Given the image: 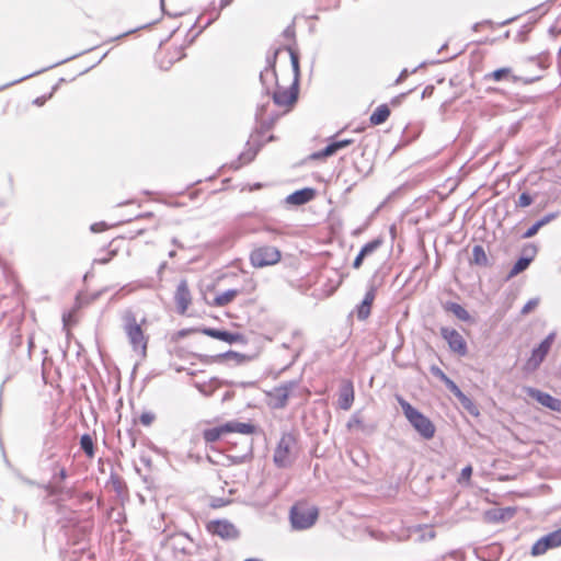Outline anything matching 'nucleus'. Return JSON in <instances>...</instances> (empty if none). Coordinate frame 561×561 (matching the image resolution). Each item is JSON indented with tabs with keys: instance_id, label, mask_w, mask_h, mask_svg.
I'll use <instances>...</instances> for the list:
<instances>
[{
	"instance_id": "obj_18",
	"label": "nucleus",
	"mask_w": 561,
	"mask_h": 561,
	"mask_svg": "<svg viewBox=\"0 0 561 561\" xmlns=\"http://www.w3.org/2000/svg\"><path fill=\"white\" fill-rule=\"evenodd\" d=\"M125 237H117L114 238L107 247V251L105 255L95 257L93 260V265L100 264L104 265L111 262L119 252V250L124 247Z\"/></svg>"
},
{
	"instance_id": "obj_38",
	"label": "nucleus",
	"mask_w": 561,
	"mask_h": 561,
	"mask_svg": "<svg viewBox=\"0 0 561 561\" xmlns=\"http://www.w3.org/2000/svg\"><path fill=\"white\" fill-rule=\"evenodd\" d=\"M233 0H220L219 1V8H218V11L217 13L215 14L214 16V20L218 19L219 15H220V12L227 8L228 5H230L232 3Z\"/></svg>"
},
{
	"instance_id": "obj_33",
	"label": "nucleus",
	"mask_w": 561,
	"mask_h": 561,
	"mask_svg": "<svg viewBox=\"0 0 561 561\" xmlns=\"http://www.w3.org/2000/svg\"><path fill=\"white\" fill-rule=\"evenodd\" d=\"M533 203V197L528 193H522L519 195L517 206L527 207Z\"/></svg>"
},
{
	"instance_id": "obj_25",
	"label": "nucleus",
	"mask_w": 561,
	"mask_h": 561,
	"mask_svg": "<svg viewBox=\"0 0 561 561\" xmlns=\"http://www.w3.org/2000/svg\"><path fill=\"white\" fill-rule=\"evenodd\" d=\"M80 309H81V302L79 301V299H77L73 308L70 311L62 314L64 327L66 328L67 331H70V329L78 323V321H79L78 313H79Z\"/></svg>"
},
{
	"instance_id": "obj_19",
	"label": "nucleus",
	"mask_w": 561,
	"mask_h": 561,
	"mask_svg": "<svg viewBox=\"0 0 561 561\" xmlns=\"http://www.w3.org/2000/svg\"><path fill=\"white\" fill-rule=\"evenodd\" d=\"M529 393L534 399H536L543 407H547L552 411H557V412L561 411V401L559 399L552 397L551 394L539 391V390H531Z\"/></svg>"
},
{
	"instance_id": "obj_10",
	"label": "nucleus",
	"mask_w": 561,
	"mask_h": 561,
	"mask_svg": "<svg viewBox=\"0 0 561 561\" xmlns=\"http://www.w3.org/2000/svg\"><path fill=\"white\" fill-rule=\"evenodd\" d=\"M556 334L550 333L539 345L534 348L529 358L526 360L524 365V369L526 371H535L539 368L541 363L545 360L546 356L551 350V346L554 342Z\"/></svg>"
},
{
	"instance_id": "obj_27",
	"label": "nucleus",
	"mask_w": 561,
	"mask_h": 561,
	"mask_svg": "<svg viewBox=\"0 0 561 561\" xmlns=\"http://www.w3.org/2000/svg\"><path fill=\"white\" fill-rule=\"evenodd\" d=\"M80 447L88 458L92 459L95 455L94 443L89 434H84L80 438Z\"/></svg>"
},
{
	"instance_id": "obj_6",
	"label": "nucleus",
	"mask_w": 561,
	"mask_h": 561,
	"mask_svg": "<svg viewBox=\"0 0 561 561\" xmlns=\"http://www.w3.org/2000/svg\"><path fill=\"white\" fill-rule=\"evenodd\" d=\"M289 517L293 528L297 530L308 529L316 524L319 510L306 501H299L291 506Z\"/></svg>"
},
{
	"instance_id": "obj_8",
	"label": "nucleus",
	"mask_w": 561,
	"mask_h": 561,
	"mask_svg": "<svg viewBox=\"0 0 561 561\" xmlns=\"http://www.w3.org/2000/svg\"><path fill=\"white\" fill-rule=\"evenodd\" d=\"M257 289V280L253 276H247L243 279V283L240 288L236 289H228L221 293H218L211 302V306L214 307H226L229 304H231L238 295H252Z\"/></svg>"
},
{
	"instance_id": "obj_13",
	"label": "nucleus",
	"mask_w": 561,
	"mask_h": 561,
	"mask_svg": "<svg viewBox=\"0 0 561 561\" xmlns=\"http://www.w3.org/2000/svg\"><path fill=\"white\" fill-rule=\"evenodd\" d=\"M405 93H402L398 96L391 99L390 103H383L378 105L369 116V124L371 126H379L388 121L391 115V107H398L402 103Z\"/></svg>"
},
{
	"instance_id": "obj_42",
	"label": "nucleus",
	"mask_w": 561,
	"mask_h": 561,
	"mask_svg": "<svg viewBox=\"0 0 561 561\" xmlns=\"http://www.w3.org/2000/svg\"><path fill=\"white\" fill-rule=\"evenodd\" d=\"M530 64H536L541 70L547 68L546 62L540 58H531L529 60Z\"/></svg>"
},
{
	"instance_id": "obj_29",
	"label": "nucleus",
	"mask_w": 561,
	"mask_h": 561,
	"mask_svg": "<svg viewBox=\"0 0 561 561\" xmlns=\"http://www.w3.org/2000/svg\"><path fill=\"white\" fill-rule=\"evenodd\" d=\"M218 340L220 341H224V342H227V343H244L245 342V337L243 334L241 333H231V332H228V331H221L219 332V337Z\"/></svg>"
},
{
	"instance_id": "obj_12",
	"label": "nucleus",
	"mask_w": 561,
	"mask_h": 561,
	"mask_svg": "<svg viewBox=\"0 0 561 561\" xmlns=\"http://www.w3.org/2000/svg\"><path fill=\"white\" fill-rule=\"evenodd\" d=\"M209 534L218 536L224 540H234L239 537L240 531L234 524L227 519H215L206 524Z\"/></svg>"
},
{
	"instance_id": "obj_2",
	"label": "nucleus",
	"mask_w": 561,
	"mask_h": 561,
	"mask_svg": "<svg viewBox=\"0 0 561 561\" xmlns=\"http://www.w3.org/2000/svg\"><path fill=\"white\" fill-rule=\"evenodd\" d=\"M121 321L131 350L140 356H146L149 342V336L145 332L147 319H138L134 310L126 309L121 314Z\"/></svg>"
},
{
	"instance_id": "obj_36",
	"label": "nucleus",
	"mask_w": 561,
	"mask_h": 561,
	"mask_svg": "<svg viewBox=\"0 0 561 561\" xmlns=\"http://www.w3.org/2000/svg\"><path fill=\"white\" fill-rule=\"evenodd\" d=\"M431 373L439 378L442 381H444L446 378H447V375L437 366H432L431 367Z\"/></svg>"
},
{
	"instance_id": "obj_41",
	"label": "nucleus",
	"mask_w": 561,
	"mask_h": 561,
	"mask_svg": "<svg viewBox=\"0 0 561 561\" xmlns=\"http://www.w3.org/2000/svg\"><path fill=\"white\" fill-rule=\"evenodd\" d=\"M365 257L366 256L362 255V253L359 252L353 262V267L356 270L359 268Z\"/></svg>"
},
{
	"instance_id": "obj_46",
	"label": "nucleus",
	"mask_w": 561,
	"mask_h": 561,
	"mask_svg": "<svg viewBox=\"0 0 561 561\" xmlns=\"http://www.w3.org/2000/svg\"><path fill=\"white\" fill-rule=\"evenodd\" d=\"M46 102V98L43 96V98H37L34 103L38 106H42L44 103Z\"/></svg>"
},
{
	"instance_id": "obj_45",
	"label": "nucleus",
	"mask_w": 561,
	"mask_h": 561,
	"mask_svg": "<svg viewBox=\"0 0 561 561\" xmlns=\"http://www.w3.org/2000/svg\"><path fill=\"white\" fill-rule=\"evenodd\" d=\"M58 474H59L60 480L64 481L67 478L66 469L65 468H60Z\"/></svg>"
},
{
	"instance_id": "obj_44",
	"label": "nucleus",
	"mask_w": 561,
	"mask_h": 561,
	"mask_svg": "<svg viewBox=\"0 0 561 561\" xmlns=\"http://www.w3.org/2000/svg\"><path fill=\"white\" fill-rule=\"evenodd\" d=\"M434 88L432 85L426 87L422 93V98L432 95Z\"/></svg>"
},
{
	"instance_id": "obj_7",
	"label": "nucleus",
	"mask_w": 561,
	"mask_h": 561,
	"mask_svg": "<svg viewBox=\"0 0 561 561\" xmlns=\"http://www.w3.org/2000/svg\"><path fill=\"white\" fill-rule=\"evenodd\" d=\"M184 57L185 51L182 45L167 42L159 46L154 55V61L159 69L168 71L175 62L182 60Z\"/></svg>"
},
{
	"instance_id": "obj_43",
	"label": "nucleus",
	"mask_w": 561,
	"mask_h": 561,
	"mask_svg": "<svg viewBox=\"0 0 561 561\" xmlns=\"http://www.w3.org/2000/svg\"><path fill=\"white\" fill-rule=\"evenodd\" d=\"M557 217L556 214H549L547 216H545L542 219L539 220V222L541 224V226L543 227L545 225L549 224L551 220H553L554 218Z\"/></svg>"
},
{
	"instance_id": "obj_26",
	"label": "nucleus",
	"mask_w": 561,
	"mask_h": 561,
	"mask_svg": "<svg viewBox=\"0 0 561 561\" xmlns=\"http://www.w3.org/2000/svg\"><path fill=\"white\" fill-rule=\"evenodd\" d=\"M444 309L454 313L459 320L468 321L470 320L469 312L459 304L456 302H446L444 305Z\"/></svg>"
},
{
	"instance_id": "obj_9",
	"label": "nucleus",
	"mask_w": 561,
	"mask_h": 561,
	"mask_svg": "<svg viewBox=\"0 0 561 561\" xmlns=\"http://www.w3.org/2000/svg\"><path fill=\"white\" fill-rule=\"evenodd\" d=\"M249 260L253 267L263 268L279 263L282 252L273 245H260L250 252Z\"/></svg>"
},
{
	"instance_id": "obj_32",
	"label": "nucleus",
	"mask_w": 561,
	"mask_h": 561,
	"mask_svg": "<svg viewBox=\"0 0 561 561\" xmlns=\"http://www.w3.org/2000/svg\"><path fill=\"white\" fill-rule=\"evenodd\" d=\"M156 416L153 413L151 412H144L141 413V415L139 416V422L144 425V426H150L152 424V422L154 421Z\"/></svg>"
},
{
	"instance_id": "obj_4",
	"label": "nucleus",
	"mask_w": 561,
	"mask_h": 561,
	"mask_svg": "<svg viewBox=\"0 0 561 561\" xmlns=\"http://www.w3.org/2000/svg\"><path fill=\"white\" fill-rule=\"evenodd\" d=\"M255 432L254 425L241 422H227L225 424L211 427H205L202 431V438L206 445H211L220 440L225 435L230 433H239L250 435Z\"/></svg>"
},
{
	"instance_id": "obj_15",
	"label": "nucleus",
	"mask_w": 561,
	"mask_h": 561,
	"mask_svg": "<svg viewBox=\"0 0 561 561\" xmlns=\"http://www.w3.org/2000/svg\"><path fill=\"white\" fill-rule=\"evenodd\" d=\"M440 335L448 343L449 348L454 353L460 356H465L467 354V343L457 330L450 328H442Z\"/></svg>"
},
{
	"instance_id": "obj_23",
	"label": "nucleus",
	"mask_w": 561,
	"mask_h": 561,
	"mask_svg": "<svg viewBox=\"0 0 561 561\" xmlns=\"http://www.w3.org/2000/svg\"><path fill=\"white\" fill-rule=\"evenodd\" d=\"M316 192L313 188H302L293 193L288 201L295 205H302L314 198Z\"/></svg>"
},
{
	"instance_id": "obj_3",
	"label": "nucleus",
	"mask_w": 561,
	"mask_h": 561,
	"mask_svg": "<svg viewBox=\"0 0 561 561\" xmlns=\"http://www.w3.org/2000/svg\"><path fill=\"white\" fill-rule=\"evenodd\" d=\"M300 453L298 436L294 433H284L273 455L274 463L278 468L291 467Z\"/></svg>"
},
{
	"instance_id": "obj_5",
	"label": "nucleus",
	"mask_w": 561,
	"mask_h": 561,
	"mask_svg": "<svg viewBox=\"0 0 561 561\" xmlns=\"http://www.w3.org/2000/svg\"><path fill=\"white\" fill-rule=\"evenodd\" d=\"M397 399L402 408L404 416L408 419L414 430L425 439L433 438L436 432L433 422L419 410L413 408L402 397H398Z\"/></svg>"
},
{
	"instance_id": "obj_16",
	"label": "nucleus",
	"mask_w": 561,
	"mask_h": 561,
	"mask_svg": "<svg viewBox=\"0 0 561 561\" xmlns=\"http://www.w3.org/2000/svg\"><path fill=\"white\" fill-rule=\"evenodd\" d=\"M178 312L184 314L192 304L193 297L186 279H181L174 291Z\"/></svg>"
},
{
	"instance_id": "obj_40",
	"label": "nucleus",
	"mask_w": 561,
	"mask_h": 561,
	"mask_svg": "<svg viewBox=\"0 0 561 561\" xmlns=\"http://www.w3.org/2000/svg\"><path fill=\"white\" fill-rule=\"evenodd\" d=\"M219 332L220 330H217V329H211V328H207V329H204L203 330V333L207 336H210V337H214V339H217L219 337Z\"/></svg>"
},
{
	"instance_id": "obj_39",
	"label": "nucleus",
	"mask_w": 561,
	"mask_h": 561,
	"mask_svg": "<svg viewBox=\"0 0 561 561\" xmlns=\"http://www.w3.org/2000/svg\"><path fill=\"white\" fill-rule=\"evenodd\" d=\"M461 479L463 480H467L469 481L471 476H472V467L469 465V466H466L462 470H461Z\"/></svg>"
},
{
	"instance_id": "obj_49",
	"label": "nucleus",
	"mask_w": 561,
	"mask_h": 561,
	"mask_svg": "<svg viewBox=\"0 0 561 561\" xmlns=\"http://www.w3.org/2000/svg\"><path fill=\"white\" fill-rule=\"evenodd\" d=\"M244 561H261V560H259V559H247Z\"/></svg>"
},
{
	"instance_id": "obj_48",
	"label": "nucleus",
	"mask_w": 561,
	"mask_h": 561,
	"mask_svg": "<svg viewBox=\"0 0 561 561\" xmlns=\"http://www.w3.org/2000/svg\"><path fill=\"white\" fill-rule=\"evenodd\" d=\"M528 309H530V305L525 306L524 312H526Z\"/></svg>"
},
{
	"instance_id": "obj_31",
	"label": "nucleus",
	"mask_w": 561,
	"mask_h": 561,
	"mask_svg": "<svg viewBox=\"0 0 561 561\" xmlns=\"http://www.w3.org/2000/svg\"><path fill=\"white\" fill-rule=\"evenodd\" d=\"M382 242L383 241L381 238L375 239V240L366 243L359 252L362 253V255L367 256V255L371 254L373 252H375L382 244Z\"/></svg>"
},
{
	"instance_id": "obj_22",
	"label": "nucleus",
	"mask_w": 561,
	"mask_h": 561,
	"mask_svg": "<svg viewBox=\"0 0 561 561\" xmlns=\"http://www.w3.org/2000/svg\"><path fill=\"white\" fill-rule=\"evenodd\" d=\"M470 265L486 267L490 265L489 256L484 248L480 244H476L472 248V254L469 261Z\"/></svg>"
},
{
	"instance_id": "obj_47",
	"label": "nucleus",
	"mask_w": 561,
	"mask_h": 561,
	"mask_svg": "<svg viewBox=\"0 0 561 561\" xmlns=\"http://www.w3.org/2000/svg\"><path fill=\"white\" fill-rule=\"evenodd\" d=\"M185 334H186V332H184V331H180V332H178V335H179V336H184Z\"/></svg>"
},
{
	"instance_id": "obj_34",
	"label": "nucleus",
	"mask_w": 561,
	"mask_h": 561,
	"mask_svg": "<svg viewBox=\"0 0 561 561\" xmlns=\"http://www.w3.org/2000/svg\"><path fill=\"white\" fill-rule=\"evenodd\" d=\"M541 224L539 222V220L534 224L523 236V238L525 239H528V238H531L534 237L538 231L539 229L541 228Z\"/></svg>"
},
{
	"instance_id": "obj_35",
	"label": "nucleus",
	"mask_w": 561,
	"mask_h": 561,
	"mask_svg": "<svg viewBox=\"0 0 561 561\" xmlns=\"http://www.w3.org/2000/svg\"><path fill=\"white\" fill-rule=\"evenodd\" d=\"M278 393V397L280 399L279 407H284L286 404V401L288 399V391L286 388H277L275 390Z\"/></svg>"
},
{
	"instance_id": "obj_14",
	"label": "nucleus",
	"mask_w": 561,
	"mask_h": 561,
	"mask_svg": "<svg viewBox=\"0 0 561 561\" xmlns=\"http://www.w3.org/2000/svg\"><path fill=\"white\" fill-rule=\"evenodd\" d=\"M561 546V528L539 538L531 547V554L537 557L545 554L549 549Z\"/></svg>"
},
{
	"instance_id": "obj_20",
	"label": "nucleus",
	"mask_w": 561,
	"mask_h": 561,
	"mask_svg": "<svg viewBox=\"0 0 561 561\" xmlns=\"http://www.w3.org/2000/svg\"><path fill=\"white\" fill-rule=\"evenodd\" d=\"M353 142H354L353 139H343V140H339V141H333V142L329 144L321 151L316 152L312 157L314 159L328 158V157L333 156L334 153H336L339 150L344 149V148L351 146Z\"/></svg>"
},
{
	"instance_id": "obj_21",
	"label": "nucleus",
	"mask_w": 561,
	"mask_h": 561,
	"mask_svg": "<svg viewBox=\"0 0 561 561\" xmlns=\"http://www.w3.org/2000/svg\"><path fill=\"white\" fill-rule=\"evenodd\" d=\"M376 298V289L371 287L365 295L364 300L357 307V318L359 320H366L371 312V306Z\"/></svg>"
},
{
	"instance_id": "obj_17",
	"label": "nucleus",
	"mask_w": 561,
	"mask_h": 561,
	"mask_svg": "<svg viewBox=\"0 0 561 561\" xmlns=\"http://www.w3.org/2000/svg\"><path fill=\"white\" fill-rule=\"evenodd\" d=\"M515 514L514 507H494L484 512L483 519L486 523L496 524L513 518Z\"/></svg>"
},
{
	"instance_id": "obj_28",
	"label": "nucleus",
	"mask_w": 561,
	"mask_h": 561,
	"mask_svg": "<svg viewBox=\"0 0 561 561\" xmlns=\"http://www.w3.org/2000/svg\"><path fill=\"white\" fill-rule=\"evenodd\" d=\"M531 257H520L517 260V262L514 264L512 270L510 271L507 278H513L517 276L519 273L524 272L530 264Z\"/></svg>"
},
{
	"instance_id": "obj_24",
	"label": "nucleus",
	"mask_w": 561,
	"mask_h": 561,
	"mask_svg": "<svg viewBox=\"0 0 561 561\" xmlns=\"http://www.w3.org/2000/svg\"><path fill=\"white\" fill-rule=\"evenodd\" d=\"M354 402V388L351 382L344 386L339 398V405L343 410H350Z\"/></svg>"
},
{
	"instance_id": "obj_37",
	"label": "nucleus",
	"mask_w": 561,
	"mask_h": 561,
	"mask_svg": "<svg viewBox=\"0 0 561 561\" xmlns=\"http://www.w3.org/2000/svg\"><path fill=\"white\" fill-rule=\"evenodd\" d=\"M108 229V226L104 222V221H101V222H95L91 226V230L93 232H102V231H105Z\"/></svg>"
},
{
	"instance_id": "obj_1",
	"label": "nucleus",
	"mask_w": 561,
	"mask_h": 561,
	"mask_svg": "<svg viewBox=\"0 0 561 561\" xmlns=\"http://www.w3.org/2000/svg\"><path fill=\"white\" fill-rule=\"evenodd\" d=\"M288 53L291 62V75L288 83H282L275 73L276 88L273 92V101L275 105L280 108V113H268V108L265 105H263L257 113V127L255 133L252 135V139L260 145L263 141H272L275 139L273 135L267 136L266 139H263V137L273 128L280 115H285L293 110L298 100L299 58L294 49L288 48Z\"/></svg>"
},
{
	"instance_id": "obj_11",
	"label": "nucleus",
	"mask_w": 561,
	"mask_h": 561,
	"mask_svg": "<svg viewBox=\"0 0 561 561\" xmlns=\"http://www.w3.org/2000/svg\"><path fill=\"white\" fill-rule=\"evenodd\" d=\"M541 79V76H529V77H519L513 73L512 68L510 67H503L500 69H496L494 71H491L489 73L484 75V80L490 82H500L510 80L515 83L520 82L523 84H531L538 80Z\"/></svg>"
},
{
	"instance_id": "obj_30",
	"label": "nucleus",
	"mask_w": 561,
	"mask_h": 561,
	"mask_svg": "<svg viewBox=\"0 0 561 561\" xmlns=\"http://www.w3.org/2000/svg\"><path fill=\"white\" fill-rule=\"evenodd\" d=\"M446 387L465 404L466 402H470V400L465 396V393L459 389V387L450 379L446 378L443 381Z\"/></svg>"
}]
</instances>
